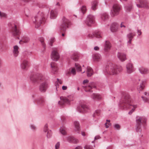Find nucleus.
I'll return each mask as SVG.
<instances>
[{"label": "nucleus", "mask_w": 149, "mask_h": 149, "mask_svg": "<svg viewBox=\"0 0 149 149\" xmlns=\"http://www.w3.org/2000/svg\"><path fill=\"white\" fill-rule=\"evenodd\" d=\"M119 105L121 109H131V107H132L133 108L128 112L130 115L132 113L137 107L136 105H133L131 103V99L130 96L128 95L122 98L120 101Z\"/></svg>", "instance_id": "1"}, {"label": "nucleus", "mask_w": 149, "mask_h": 149, "mask_svg": "<svg viewBox=\"0 0 149 149\" xmlns=\"http://www.w3.org/2000/svg\"><path fill=\"white\" fill-rule=\"evenodd\" d=\"M121 66L109 63L103 68V72L106 75H116L123 70Z\"/></svg>", "instance_id": "2"}, {"label": "nucleus", "mask_w": 149, "mask_h": 149, "mask_svg": "<svg viewBox=\"0 0 149 149\" xmlns=\"http://www.w3.org/2000/svg\"><path fill=\"white\" fill-rule=\"evenodd\" d=\"M32 20L33 23L36 25V27H38L41 24L44 23L45 18L43 13L39 11L36 16L32 17Z\"/></svg>", "instance_id": "3"}, {"label": "nucleus", "mask_w": 149, "mask_h": 149, "mask_svg": "<svg viewBox=\"0 0 149 149\" xmlns=\"http://www.w3.org/2000/svg\"><path fill=\"white\" fill-rule=\"evenodd\" d=\"M45 78L41 74L38 73L31 74L30 77L31 81L33 83H38L42 81Z\"/></svg>", "instance_id": "4"}, {"label": "nucleus", "mask_w": 149, "mask_h": 149, "mask_svg": "<svg viewBox=\"0 0 149 149\" xmlns=\"http://www.w3.org/2000/svg\"><path fill=\"white\" fill-rule=\"evenodd\" d=\"M32 97L34 102L37 103L38 105L41 106L45 105V100L42 97L35 95H32Z\"/></svg>", "instance_id": "5"}, {"label": "nucleus", "mask_w": 149, "mask_h": 149, "mask_svg": "<svg viewBox=\"0 0 149 149\" xmlns=\"http://www.w3.org/2000/svg\"><path fill=\"white\" fill-rule=\"evenodd\" d=\"M121 9V7L119 5L117 4L113 5L110 12V14L111 16L114 17L118 15Z\"/></svg>", "instance_id": "6"}, {"label": "nucleus", "mask_w": 149, "mask_h": 149, "mask_svg": "<svg viewBox=\"0 0 149 149\" xmlns=\"http://www.w3.org/2000/svg\"><path fill=\"white\" fill-rule=\"evenodd\" d=\"M136 121L137 123L136 130L137 132H140L141 131V124L142 122L145 123L146 121V119L142 117L137 116L136 118Z\"/></svg>", "instance_id": "7"}, {"label": "nucleus", "mask_w": 149, "mask_h": 149, "mask_svg": "<svg viewBox=\"0 0 149 149\" xmlns=\"http://www.w3.org/2000/svg\"><path fill=\"white\" fill-rule=\"evenodd\" d=\"M136 3L138 8H149V3L146 0H136Z\"/></svg>", "instance_id": "8"}, {"label": "nucleus", "mask_w": 149, "mask_h": 149, "mask_svg": "<svg viewBox=\"0 0 149 149\" xmlns=\"http://www.w3.org/2000/svg\"><path fill=\"white\" fill-rule=\"evenodd\" d=\"M109 17V16L108 13L106 12L102 13L100 14V21L102 24H105L108 22Z\"/></svg>", "instance_id": "9"}, {"label": "nucleus", "mask_w": 149, "mask_h": 149, "mask_svg": "<svg viewBox=\"0 0 149 149\" xmlns=\"http://www.w3.org/2000/svg\"><path fill=\"white\" fill-rule=\"evenodd\" d=\"M60 99L61 100L58 102V104L60 105H63L65 104H69L70 101L73 100L71 95L66 97H60Z\"/></svg>", "instance_id": "10"}, {"label": "nucleus", "mask_w": 149, "mask_h": 149, "mask_svg": "<svg viewBox=\"0 0 149 149\" xmlns=\"http://www.w3.org/2000/svg\"><path fill=\"white\" fill-rule=\"evenodd\" d=\"M70 24V22L69 20L65 17H63L62 18V23L60 26V29L63 31H64L68 27Z\"/></svg>", "instance_id": "11"}, {"label": "nucleus", "mask_w": 149, "mask_h": 149, "mask_svg": "<svg viewBox=\"0 0 149 149\" xmlns=\"http://www.w3.org/2000/svg\"><path fill=\"white\" fill-rule=\"evenodd\" d=\"M146 80H143L140 81V80L139 79L135 83L136 84H140L137 87V89L140 92V91L143 90L145 87V85L146 84Z\"/></svg>", "instance_id": "12"}, {"label": "nucleus", "mask_w": 149, "mask_h": 149, "mask_svg": "<svg viewBox=\"0 0 149 149\" xmlns=\"http://www.w3.org/2000/svg\"><path fill=\"white\" fill-rule=\"evenodd\" d=\"M88 106L87 105L85 102L84 103H80V106L77 107V111L79 113H83L86 112L87 110L88 109Z\"/></svg>", "instance_id": "13"}, {"label": "nucleus", "mask_w": 149, "mask_h": 149, "mask_svg": "<svg viewBox=\"0 0 149 149\" xmlns=\"http://www.w3.org/2000/svg\"><path fill=\"white\" fill-rule=\"evenodd\" d=\"M42 81H43V82L40 84L39 86V89L41 92L44 93L46 91L47 89L48 88V84L47 82L45 80V78Z\"/></svg>", "instance_id": "14"}, {"label": "nucleus", "mask_w": 149, "mask_h": 149, "mask_svg": "<svg viewBox=\"0 0 149 149\" xmlns=\"http://www.w3.org/2000/svg\"><path fill=\"white\" fill-rule=\"evenodd\" d=\"M95 21V17L92 15H89L87 16L85 22L87 25L90 26L92 24L94 23Z\"/></svg>", "instance_id": "15"}, {"label": "nucleus", "mask_w": 149, "mask_h": 149, "mask_svg": "<svg viewBox=\"0 0 149 149\" xmlns=\"http://www.w3.org/2000/svg\"><path fill=\"white\" fill-rule=\"evenodd\" d=\"M59 54L57 51V49H54L52 52L51 54V58L55 61H57L59 58Z\"/></svg>", "instance_id": "16"}, {"label": "nucleus", "mask_w": 149, "mask_h": 149, "mask_svg": "<svg viewBox=\"0 0 149 149\" xmlns=\"http://www.w3.org/2000/svg\"><path fill=\"white\" fill-rule=\"evenodd\" d=\"M9 26L12 27L11 32L14 36H15L19 34L20 33L19 30L17 28L16 26L14 24H12L11 23L9 24Z\"/></svg>", "instance_id": "17"}, {"label": "nucleus", "mask_w": 149, "mask_h": 149, "mask_svg": "<svg viewBox=\"0 0 149 149\" xmlns=\"http://www.w3.org/2000/svg\"><path fill=\"white\" fill-rule=\"evenodd\" d=\"M84 87V90L85 91L91 92H92L91 89L93 88H95L96 86L95 83L91 82L89 83L88 86H85Z\"/></svg>", "instance_id": "18"}, {"label": "nucleus", "mask_w": 149, "mask_h": 149, "mask_svg": "<svg viewBox=\"0 0 149 149\" xmlns=\"http://www.w3.org/2000/svg\"><path fill=\"white\" fill-rule=\"evenodd\" d=\"M126 71L127 73L130 74L134 70L133 64L130 62L127 63L126 65Z\"/></svg>", "instance_id": "19"}, {"label": "nucleus", "mask_w": 149, "mask_h": 149, "mask_svg": "<svg viewBox=\"0 0 149 149\" xmlns=\"http://www.w3.org/2000/svg\"><path fill=\"white\" fill-rule=\"evenodd\" d=\"M29 66V62L26 59L23 60L20 64L21 68L24 70L27 69Z\"/></svg>", "instance_id": "20"}, {"label": "nucleus", "mask_w": 149, "mask_h": 149, "mask_svg": "<svg viewBox=\"0 0 149 149\" xmlns=\"http://www.w3.org/2000/svg\"><path fill=\"white\" fill-rule=\"evenodd\" d=\"M92 58L94 61L98 62L101 60L102 57L100 54L97 53L92 55Z\"/></svg>", "instance_id": "21"}, {"label": "nucleus", "mask_w": 149, "mask_h": 149, "mask_svg": "<svg viewBox=\"0 0 149 149\" xmlns=\"http://www.w3.org/2000/svg\"><path fill=\"white\" fill-rule=\"evenodd\" d=\"M111 47V44L110 42L108 40H106L105 42L104 45V50L105 52H107Z\"/></svg>", "instance_id": "22"}, {"label": "nucleus", "mask_w": 149, "mask_h": 149, "mask_svg": "<svg viewBox=\"0 0 149 149\" xmlns=\"http://www.w3.org/2000/svg\"><path fill=\"white\" fill-rule=\"evenodd\" d=\"M117 57L122 61H125L126 59L125 54L121 52H119L118 53Z\"/></svg>", "instance_id": "23"}, {"label": "nucleus", "mask_w": 149, "mask_h": 149, "mask_svg": "<svg viewBox=\"0 0 149 149\" xmlns=\"http://www.w3.org/2000/svg\"><path fill=\"white\" fill-rule=\"evenodd\" d=\"M76 70L75 68H70L66 72V74L68 75L72 74L73 76H74L76 75Z\"/></svg>", "instance_id": "24"}, {"label": "nucleus", "mask_w": 149, "mask_h": 149, "mask_svg": "<svg viewBox=\"0 0 149 149\" xmlns=\"http://www.w3.org/2000/svg\"><path fill=\"white\" fill-rule=\"evenodd\" d=\"M57 11L55 9L52 10L50 12V18L52 19H54L56 18L57 15Z\"/></svg>", "instance_id": "25"}, {"label": "nucleus", "mask_w": 149, "mask_h": 149, "mask_svg": "<svg viewBox=\"0 0 149 149\" xmlns=\"http://www.w3.org/2000/svg\"><path fill=\"white\" fill-rule=\"evenodd\" d=\"M110 30L113 32L117 31L118 30L117 24L116 23H112L110 26Z\"/></svg>", "instance_id": "26"}, {"label": "nucleus", "mask_w": 149, "mask_h": 149, "mask_svg": "<svg viewBox=\"0 0 149 149\" xmlns=\"http://www.w3.org/2000/svg\"><path fill=\"white\" fill-rule=\"evenodd\" d=\"M91 96L94 100H100L102 99L101 95L98 93H92Z\"/></svg>", "instance_id": "27"}, {"label": "nucleus", "mask_w": 149, "mask_h": 149, "mask_svg": "<svg viewBox=\"0 0 149 149\" xmlns=\"http://www.w3.org/2000/svg\"><path fill=\"white\" fill-rule=\"evenodd\" d=\"M139 70L141 73L142 74H146L148 72V69L143 67H141L139 68Z\"/></svg>", "instance_id": "28"}, {"label": "nucleus", "mask_w": 149, "mask_h": 149, "mask_svg": "<svg viewBox=\"0 0 149 149\" xmlns=\"http://www.w3.org/2000/svg\"><path fill=\"white\" fill-rule=\"evenodd\" d=\"M124 8L126 12H129L133 9L132 5L131 3L126 5L124 6Z\"/></svg>", "instance_id": "29"}, {"label": "nucleus", "mask_w": 149, "mask_h": 149, "mask_svg": "<svg viewBox=\"0 0 149 149\" xmlns=\"http://www.w3.org/2000/svg\"><path fill=\"white\" fill-rule=\"evenodd\" d=\"M51 67L52 69V72L55 74L58 70L56 64L54 62H52L51 63Z\"/></svg>", "instance_id": "30"}, {"label": "nucleus", "mask_w": 149, "mask_h": 149, "mask_svg": "<svg viewBox=\"0 0 149 149\" xmlns=\"http://www.w3.org/2000/svg\"><path fill=\"white\" fill-rule=\"evenodd\" d=\"M60 133L63 135H65L67 134V129L64 126L61 127L59 129Z\"/></svg>", "instance_id": "31"}, {"label": "nucleus", "mask_w": 149, "mask_h": 149, "mask_svg": "<svg viewBox=\"0 0 149 149\" xmlns=\"http://www.w3.org/2000/svg\"><path fill=\"white\" fill-rule=\"evenodd\" d=\"M86 72L87 73V76L88 77H91L93 74L92 68L89 67H87Z\"/></svg>", "instance_id": "32"}, {"label": "nucleus", "mask_w": 149, "mask_h": 149, "mask_svg": "<svg viewBox=\"0 0 149 149\" xmlns=\"http://www.w3.org/2000/svg\"><path fill=\"white\" fill-rule=\"evenodd\" d=\"M18 49L19 47L17 45L14 46L13 47V54L14 56L15 57L17 56L18 55L19 53Z\"/></svg>", "instance_id": "33"}, {"label": "nucleus", "mask_w": 149, "mask_h": 149, "mask_svg": "<svg viewBox=\"0 0 149 149\" xmlns=\"http://www.w3.org/2000/svg\"><path fill=\"white\" fill-rule=\"evenodd\" d=\"M74 125L75 131L79 133L80 131L79 122L77 121H75L74 122Z\"/></svg>", "instance_id": "34"}, {"label": "nucleus", "mask_w": 149, "mask_h": 149, "mask_svg": "<svg viewBox=\"0 0 149 149\" xmlns=\"http://www.w3.org/2000/svg\"><path fill=\"white\" fill-rule=\"evenodd\" d=\"M71 58L74 61H77L78 58V56L76 53L72 52L70 54Z\"/></svg>", "instance_id": "35"}, {"label": "nucleus", "mask_w": 149, "mask_h": 149, "mask_svg": "<svg viewBox=\"0 0 149 149\" xmlns=\"http://www.w3.org/2000/svg\"><path fill=\"white\" fill-rule=\"evenodd\" d=\"M98 3L97 1H93L91 3V9L94 10L97 9V6Z\"/></svg>", "instance_id": "36"}, {"label": "nucleus", "mask_w": 149, "mask_h": 149, "mask_svg": "<svg viewBox=\"0 0 149 149\" xmlns=\"http://www.w3.org/2000/svg\"><path fill=\"white\" fill-rule=\"evenodd\" d=\"M136 35L135 32H132L128 33L126 36L127 39H133Z\"/></svg>", "instance_id": "37"}, {"label": "nucleus", "mask_w": 149, "mask_h": 149, "mask_svg": "<svg viewBox=\"0 0 149 149\" xmlns=\"http://www.w3.org/2000/svg\"><path fill=\"white\" fill-rule=\"evenodd\" d=\"M0 17L1 19H5L7 18V15L5 13L0 11Z\"/></svg>", "instance_id": "38"}, {"label": "nucleus", "mask_w": 149, "mask_h": 149, "mask_svg": "<svg viewBox=\"0 0 149 149\" xmlns=\"http://www.w3.org/2000/svg\"><path fill=\"white\" fill-rule=\"evenodd\" d=\"M95 33V37L97 38H102V33L100 31H96Z\"/></svg>", "instance_id": "39"}, {"label": "nucleus", "mask_w": 149, "mask_h": 149, "mask_svg": "<svg viewBox=\"0 0 149 149\" xmlns=\"http://www.w3.org/2000/svg\"><path fill=\"white\" fill-rule=\"evenodd\" d=\"M31 53L29 51H25L22 53L23 56L25 58L28 57L31 55Z\"/></svg>", "instance_id": "40"}, {"label": "nucleus", "mask_w": 149, "mask_h": 149, "mask_svg": "<svg viewBox=\"0 0 149 149\" xmlns=\"http://www.w3.org/2000/svg\"><path fill=\"white\" fill-rule=\"evenodd\" d=\"M100 113L101 110H97L93 114V117L95 118L97 116H99L100 114Z\"/></svg>", "instance_id": "41"}, {"label": "nucleus", "mask_w": 149, "mask_h": 149, "mask_svg": "<svg viewBox=\"0 0 149 149\" xmlns=\"http://www.w3.org/2000/svg\"><path fill=\"white\" fill-rule=\"evenodd\" d=\"M72 137L70 136H68L65 137L64 141H67L69 143H71L72 141Z\"/></svg>", "instance_id": "42"}, {"label": "nucleus", "mask_w": 149, "mask_h": 149, "mask_svg": "<svg viewBox=\"0 0 149 149\" xmlns=\"http://www.w3.org/2000/svg\"><path fill=\"white\" fill-rule=\"evenodd\" d=\"M75 66L77 72H80L81 71V66L78 64L75 63Z\"/></svg>", "instance_id": "43"}, {"label": "nucleus", "mask_w": 149, "mask_h": 149, "mask_svg": "<svg viewBox=\"0 0 149 149\" xmlns=\"http://www.w3.org/2000/svg\"><path fill=\"white\" fill-rule=\"evenodd\" d=\"M127 46L131 48H132V47L131 46H132V41L133 39H127Z\"/></svg>", "instance_id": "44"}, {"label": "nucleus", "mask_w": 149, "mask_h": 149, "mask_svg": "<svg viewBox=\"0 0 149 149\" xmlns=\"http://www.w3.org/2000/svg\"><path fill=\"white\" fill-rule=\"evenodd\" d=\"M80 10L83 14H84L86 13L87 10L86 6H83L81 7Z\"/></svg>", "instance_id": "45"}, {"label": "nucleus", "mask_w": 149, "mask_h": 149, "mask_svg": "<svg viewBox=\"0 0 149 149\" xmlns=\"http://www.w3.org/2000/svg\"><path fill=\"white\" fill-rule=\"evenodd\" d=\"M22 41L24 43H27L30 41V38L28 37H24L22 39Z\"/></svg>", "instance_id": "46"}, {"label": "nucleus", "mask_w": 149, "mask_h": 149, "mask_svg": "<svg viewBox=\"0 0 149 149\" xmlns=\"http://www.w3.org/2000/svg\"><path fill=\"white\" fill-rule=\"evenodd\" d=\"M42 45L44 48L45 47V45L44 42V39L43 37H41L39 39Z\"/></svg>", "instance_id": "47"}, {"label": "nucleus", "mask_w": 149, "mask_h": 149, "mask_svg": "<svg viewBox=\"0 0 149 149\" xmlns=\"http://www.w3.org/2000/svg\"><path fill=\"white\" fill-rule=\"evenodd\" d=\"M72 141L71 143H77L79 142V140L77 139L72 137Z\"/></svg>", "instance_id": "48"}, {"label": "nucleus", "mask_w": 149, "mask_h": 149, "mask_svg": "<svg viewBox=\"0 0 149 149\" xmlns=\"http://www.w3.org/2000/svg\"><path fill=\"white\" fill-rule=\"evenodd\" d=\"M93 146L89 145H86L84 147V149H93Z\"/></svg>", "instance_id": "49"}, {"label": "nucleus", "mask_w": 149, "mask_h": 149, "mask_svg": "<svg viewBox=\"0 0 149 149\" xmlns=\"http://www.w3.org/2000/svg\"><path fill=\"white\" fill-rule=\"evenodd\" d=\"M47 138H49L51 137L52 135V132L50 130H49L47 131Z\"/></svg>", "instance_id": "50"}, {"label": "nucleus", "mask_w": 149, "mask_h": 149, "mask_svg": "<svg viewBox=\"0 0 149 149\" xmlns=\"http://www.w3.org/2000/svg\"><path fill=\"white\" fill-rule=\"evenodd\" d=\"M55 149H60V143L59 142H57L55 146Z\"/></svg>", "instance_id": "51"}, {"label": "nucleus", "mask_w": 149, "mask_h": 149, "mask_svg": "<svg viewBox=\"0 0 149 149\" xmlns=\"http://www.w3.org/2000/svg\"><path fill=\"white\" fill-rule=\"evenodd\" d=\"M113 127L115 130H119L120 128V126L118 124H115L113 125Z\"/></svg>", "instance_id": "52"}, {"label": "nucleus", "mask_w": 149, "mask_h": 149, "mask_svg": "<svg viewBox=\"0 0 149 149\" xmlns=\"http://www.w3.org/2000/svg\"><path fill=\"white\" fill-rule=\"evenodd\" d=\"M120 28L123 29H125L126 27L125 22H122L120 24Z\"/></svg>", "instance_id": "53"}, {"label": "nucleus", "mask_w": 149, "mask_h": 149, "mask_svg": "<svg viewBox=\"0 0 149 149\" xmlns=\"http://www.w3.org/2000/svg\"><path fill=\"white\" fill-rule=\"evenodd\" d=\"M48 130H48L47 124H45L44 126V127L43 128V131L44 132H46Z\"/></svg>", "instance_id": "54"}, {"label": "nucleus", "mask_w": 149, "mask_h": 149, "mask_svg": "<svg viewBox=\"0 0 149 149\" xmlns=\"http://www.w3.org/2000/svg\"><path fill=\"white\" fill-rule=\"evenodd\" d=\"M31 129L33 131H34L36 130V127L33 124H31L30 125Z\"/></svg>", "instance_id": "55"}, {"label": "nucleus", "mask_w": 149, "mask_h": 149, "mask_svg": "<svg viewBox=\"0 0 149 149\" xmlns=\"http://www.w3.org/2000/svg\"><path fill=\"white\" fill-rule=\"evenodd\" d=\"M141 97L143 99V100L145 102H149V100L148 98L144 97L143 96H142Z\"/></svg>", "instance_id": "56"}, {"label": "nucleus", "mask_w": 149, "mask_h": 149, "mask_svg": "<svg viewBox=\"0 0 149 149\" xmlns=\"http://www.w3.org/2000/svg\"><path fill=\"white\" fill-rule=\"evenodd\" d=\"M88 36L89 38H92L95 37V33H90L88 34Z\"/></svg>", "instance_id": "57"}, {"label": "nucleus", "mask_w": 149, "mask_h": 149, "mask_svg": "<svg viewBox=\"0 0 149 149\" xmlns=\"http://www.w3.org/2000/svg\"><path fill=\"white\" fill-rule=\"evenodd\" d=\"M59 84L58 83V82L56 81L55 83V85L56 87V91H57V88H59Z\"/></svg>", "instance_id": "58"}, {"label": "nucleus", "mask_w": 149, "mask_h": 149, "mask_svg": "<svg viewBox=\"0 0 149 149\" xmlns=\"http://www.w3.org/2000/svg\"><path fill=\"white\" fill-rule=\"evenodd\" d=\"M54 41H55V39L54 38H52L51 39L50 41V45L51 46H52V43Z\"/></svg>", "instance_id": "59"}, {"label": "nucleus", "mask_w": 149, "mask_h": 149, "mask_svg": "<svg viewBox=\"0 0 149 149\" xmlns=\"http://www.w3.org/2000/svg\"><path fill=\"white\" fill-rule=\"evenodd\" d=\"M137 33L138 36H139L142 34V32L141 30L138 29L137 30Z\"/></svg>", "instance_id": "60"}, {"label": "nucleus", "mask_w": 149, "mask_h": 149, "mask_svg": "<svg viewBox=\"0 0 149 149\" xmlns=\"http://www.w3.org/2000/svg\"><path fill=\"white\" fill-rule=\"evenodd\" d=\"M57 81H56V82H58V83L59 84H62V81L61 80L59 79L58 78H57Z\"/></svg>", "instance_id": "61"}, {"label": "nucleus", "mask_w": 149, "mask_h": 149, "mask_svg": "<svg viewBox=\"0 0 149 149\" xmlns=\"http://www.w3.org/2000/svg\"><path fill=\"white\" fill-rule=\"evenodd\" d=\"M94 49L95 51H98L99 49V48L98 47L96 46L94 47Z\"/></svg>", "instance_id": "62"}, {"label": "nucleus", "mask_w": 149, "mask_h": 149, "mask_svg": "<svg viewBox=\"0 0 149 149\" xmlns=\"http://www.w3.org/2000/svg\"><path fill=\"white\" fill-rule=\"evenodd\" d=\"M67 87L66 86H63L62 87V90H65L67 89Z\"/></svg>", "instance_id": "63"}, {"label": "nucleus", "mask_w": 149, "mask_h": 149, "mask_svg": "<svg viewBox=\"0 0 149 149\" xmlns=\"http://www.w3.org/2000/svg\"><path fill=\"white\" fill-rule=\"evenodd\" d=\"M75 149H82V147L80 146H78L76 147Z\"/></svg>", "instance_id": "64"}]
</instances>
